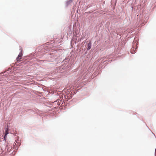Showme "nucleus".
Wrapping results in <instances>:
<instances>
[{
    "mask_svg": "<svg viewBox=\"0 0 156 156\" xmlns=\"http://www.w3.org/2000/svg\"><path fill=\"white\" fill-rule=\"evenodd\" d=\"M5 135L4 136V140L6 141V135L9 133V132H8L9 129L8 128H5Z\"/></svg>",
    "mask_w": 156,
    "mask_h": 156,
    "instance_id": "1",
    "label": "nucleus"
},
{
    "mask_svg": "<svg viewBox=\"0 0 156 156\" xmlns=\"http://www.w3.org/2000/svg\"><path fill=\"white\" fill-rule=\"evenodd\" d=\"M21 59H22V58H20V57H19L18 56L16 58V60L18 62H20L21 61Z\"/></svg>",
    "mask_w": 156,
    "mask_h": 156,
    "instance_id": "3",
    "label": "nucleus"
},
{
    "mask_svg": "<svg viewBox=\"0 0 156 156\" xmlns=\"http://www.w3.org/2000/svg\"><path fill=\"white\" fill-rule=\"evenodd\" d=\"M91 44L90 43H89L88 44V48L87 50H89L91 48Z\"/></svg>",
    "mask_w": 156,
    "mask_h": 156,
    "instance_id": "4",
    "label": "nucleus"
},
{
    "mask_svg": "<svg viewBox=\"0 0 156 156\" xmlns=\"http://www.w3.org/2000/svg\"><path fill=\"white\" fill-rule=\"evenodd\" d=\"M20 52L18 56H19V57H20V58H22V56H23V53L22 49V48H20Z\"/></svg>",
    "mask_w": 156,
    "mask_h": 156,
    "instance_id": "2",
    "label": "nucleus"
}]
</instances>
